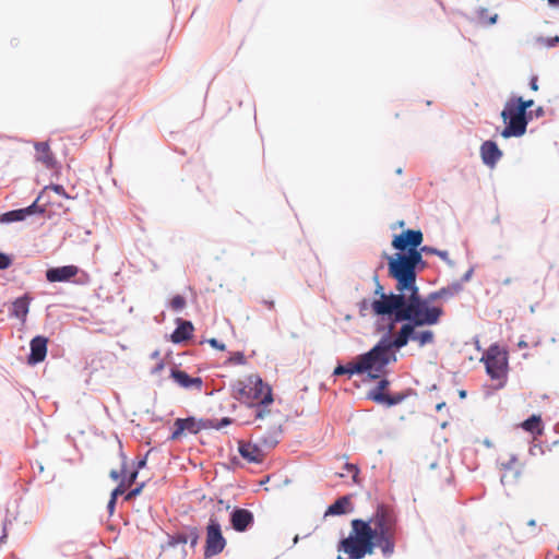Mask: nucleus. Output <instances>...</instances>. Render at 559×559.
<instances>
[{
  "instance_id": "f257e3e1",
  "label": "nucleus",
  "mask_w": 559,
  "mask_h": 559,
  "mask_svg": "<svg viewBox=\"0 0 559 559\" xmlns=\"http://www.w3.org/2000/svg\"><path fill=\"white\" fill-rule=\"evenodd\" d=\"M396 524L394 511L383 503L377 504L376 511L368 520L354 519L349 535L340 540L337 550L348 555V559H362L380 547L383 557L394 552L392 531Z\"/></svg>"
},
{
  "instance_id": "f03ea898",
  "label": "nucleus",
  "mask_w": 559,
  "mask_h": 559,
  "mask_svg": "<svg viewBox=\"0 0 559 559\" xmlns=\"http://www.w3.org/2000/svg\"><path fill=\"white\" fill-rule=\"evenodd\" d=\"M383 257L388 260L389 276L399 281L400 288L408 293L417 286V274L427 266L419 249L392 255L384 252Z\"/></svg>"
},
{
  "instance_id": "7ed1b4c3",
  "label": "nucleus",
  "mask_w": 559,
  "mask_h": 559,
  "mask_svg": "<svg viewBox=\"0 0 559 559\" xmlns=\"http://www.w3.org/2000/svg\"><path fill=\"white\" fill-rule=\"evenodd\" d=\"M388 319L389 323L383 326L379 325L377 331L384 332L380 340L384 341L386 348L396 355L400 349L413 341L409 305L405 302L399 306L397 310H394Z\"/></svg>"
},
{
  "instance_id": "20e7f679",
  "label": "nucleus",
  "mask_w": 559,
  "mask_h": 559,
  "mask_svg": "<svg viewBox=\"0 0 559 559\" xmlns=\"http://www.w3.org/2000/svg\"><path fill=\"white\" fill-rule=\"evenodd\" d=\"M362 358L367 379L378 380L386 373V367L397 360L396 355L391 353L384 345V341L379 340L368 352L360 354Z\"/></svg>"
},
{
  "instance_id": "39448f33",
  "label": "nucleus",
  "mask_w": 559,
  "mask_h": 559,
  "mask_svg": "<svg viewBox=\"0 0 559 559\" xmlns=\"http://www.w3.org/2000/svg\"><path fill=\"white\" fill-rule=\"evenodd\" d=\"M411 322L413 324V341L418 342L419 346L431 344L435 341V334L431 330L417 331V328L430 326L439 323V311L433 308H427L416 305L409 306Z\"/></svg>"
},
{
  "instance_id": "423d86ee",
  "label": "nucleus",
  "mask_w": 559,
  "mask_h": 559,
  "mask_svg": "<svg viewBox=\"0 0 559 559\" xmlns=\"http://www.w3.org/2000/svg\"><path fill=\"white\" fill-rule=\"evenodd\" d=\"M501 118L506 124L501 131V136L504 139L520 138L527 130V126L532 120V112H525L524 109L519 108L509 99L501 111Z\"/></svg>"
},
{
  "instance_id": "0eeeda50",
  "label": "nucleus",
  "mask_w": 559,
  "mask_h": 559,
  "mask_svg": "<svg viewBox=\"0 0 559 559\" xmlns=\"http://www.w3.org/2000/svg\"><path fill=\"white\" fill-rule=\"evenodd\" d=\"M463 290V286L461 282H453L452 284L441 287L438 290L429 293L427 296H421L419 287L416 286L414 289L407 293V304L412 307H416V305L427 308H433L439 311V318L443 316V309L439 306L432 305L433 301L438 299H448L451 298Z\"/></svg>"
},
{
  "instance_id": "6e6552de",
  "label": "nucleus",
  "mask_w": 559,
  "mask_h": 559,
  "mask_svg": "<svg viewBox=\"0 0 559 559\" xmlns=\"http://www.w3.org/2000/svg\"><path fill=\"white\" fill-rule=\"evenodd\" d=\"M372 281L374 283V296L377 298L373 299L374 309L381 312H386L391 309H395L399 306H402L407 300V290L399 287V281H395V289L396 292H385L382 284L380 283L378 272L374 271L372 275Z\"/></svg>"
},
{
  "instance_id": "1a4fd4ad",
  "label": "nucleus",
  "mask_w": 559,
  "mask_h": 559,
  "mask_svg": "<svg viewBox=\"0 0 559 559\" xmlns=\"http://www.w3.org/2000/svg\"><path fill=\"white\" fill-rule=\"evenodd\" d=\"M480 360L485 364L486 372L492 380H507L508 353L502 350L498 344L490 345Z\"/></svg>"
},
{
  "instance_id": "9d476101",
  "label": "nucleus",
  "mask_w": 559,
  "mask_h": 559,
  "mask_svg": "<svg viewBox=\"0 0 559 559\" xmlns=\"http://www.w3.org/2000/svg\"><path fill=\"white\" fill-rule=\"evenodd\" d=\"M226 544L227 542L222 533L221 523L216 518H210L206 526L204 557L211 558L221 554L226 547Z\"/></svg>"
},
{
  "instance_id": "9b49d317",
  "label": "nucleus",
  "mask_w": 559,
  "mask_h": 559,
  "mask_svg": "<svg viewBox=\"0 0 559 559\" xmlns=\"http://www.w3.org/2000/svg\"><path fill=\"white\" fill-rule=\"evenodd\" d=\"M423 241L424 235L420 229H406L401 234L394 235L391 245L399 251L397 253H405L418 250Z\"/></svg>"
},
{
  "instance_id": "f8f14e48",
  "label": "nucleus",
  "mask_w": 559,
  "mask_h": 559,
  "mask_svg": "<svg viewBox=\"0 0 559 559\" xmlns=\"http://www.w3.org/2000/svg\"><path fill=\"white\" fill-rule=\"evenodd\" d=\"M229 522L234 531L243 533L253 526L254 516L250 510L235 507L230 511Z\"/></svg>"
},
{
  "instance_id": "ddd939ff",
  "label": "nucleus",
  "mask_w": 559,
  "mask_h": 559,
  "mask_svg": "<svg viewBox=\"0 0 559 559\" xmlns=\"http://www.w3.org/2000/svg\"><path fill=\"white\" fill-rule=\"evenodd\" d=\"M170 378L181 388L187 390L202 391L203 380L201 377H191L178 367L170 369Z\"/></svg>"
},
{
  "instance_id": "4468645a",
  "label": "nucleus",
  "mask_w": 559,
  "mask_h": 559,
  "mask_svg": "<svg viewBox=\"0 0 559 559\" xmlns=\"http://www.w3.org/2000/svg\"><path fill=\"white\" fill-rule=\"evenodd\" d=\"M198 418L194 416H188L186 418H177L174 421V431L171 432L169 440L175 441L179 440L185 431L197 435L201 431L200 426L198 425Z\"/></svg>"
},
{
  "instance_id": "2eb2a0df",
  "label": "nucleus",
  "mask_w": 559,
  "mask_h": 559,
  "mask_svg": "<svg viewBox=\"0 0 559 559\" xmlns=\"http://www.w3.org/2000/svg\"><path fill=\"white\" fill-rule=\"evenodd\" d=\"M48 340L45 336L36 335L31 340L27 362L35 366L46 358Z\"/></svg>"
},
{
  "instance_id": "dca6fc26",
  "label": "nucleus",
  "mask_w": 559,
  "mask_h": 559,
  "mask_svg": "<svg viewBox=\"0 0 559 559\" xmlns=\"http://www.w3.org/2000/svg\"><path fill=\"white\" fill-rule=\"evenodd\" d=\"M79 273V267L75 265H63L49 267L46 271V280L49 283H63L69 282Z\"/></svg>"
},
{
  "instance_id": "f3484780",
  "label": "nucleus",
  "mask_w": 559,
  "mask_h": 559,
  "mask_svg": "<svg viewBox=\"0 0 559 559\" xmlns=\"http://www.w3.org/2000/svg\"><path fill=\"white\" fill-rule=\"evenodd\" d=\"M238 451L242 459L247 460L249 463L260 464L263 462V459L266 452L260 448L258 443H250L245 441L238 442Z\"/></svg>"
},
{
  "instance_id": "a211bd4d",
  "label": "nucleus",
  "mask_w": 559,
  "mask_h": 559,
  "mask_svg": "<svg viewBox=\"0 0 559 559\" xmlns=\"http://www.w3.org/2000/svg\"><path fill=\"white\" fill-rule=\"evenodd\" d=\"M480 157L484 165L495 167L499 159L502 157V151L498 144L492 140L484 141L480 145Z\"/></svg>"
},
{
  "instance_id": "6ab92c4d",
  "label": "nucleus",
  "mask_w": 559,
  "mask_h": 559,
  "mask_svg": "<svg viewBox=\"0 0 559 559\" xmlns=\"http://www.w3.org/2000/svg\"><path fill=\"white\" fill-rule=\"evenodd\" d=\"M175 322L177 326L170 334V341L180 344L191 338L194 330L192 322L182 318H177Z\"/></svg>"
},
{
  "instance_id": "aec40b11",
  "label": "nucleus",
  "mask_w": 559,
  "mask_h": 559,
  "mask_svg": "<svg viewBox=\"0 0 559 559\" xmlns=\"http://www.w3.org/2000/svg\"><path fill=\"white\" fill-rule=\"evenodd\" d=\"M354 512V504L352 503L350 495H345L337 498L332 504L328 507L324 516H338Z\"/></svg>"
},
{
  "instance_id": "412c9836",
  "label": "nucleus",
  "mask_w": 559,
  "mask_h": 559,
  "mask_svg": "<svg viewBox=\"0 0 559 559\" xmlns=\"http://www.w3.org/2000/svg\"><path fill=\"white\" fill-rule=\"evenodd\" d=\"M31 301L32 297L28 294L17 297L9 308L10 317H14L24 323L29 311Z\"/></svg>"
},
{
  "instance_id": "4be33fe9",
  "label": "nucleus",
  "mask_w": 559,
  "mask_h": 559,
  "mask_svg": "<svg viewBox=\"0 0 559 559\" xmlns=\"http://www.w3.org/2000/svg\"><path fill=\"white\" fill-rule=\"evenodd\" d=\"M281 435L282 427L273 426L265 432V435L259 438L257 443L260 444V448H262L264 451L271 450L278 444Z\"/></svg>"
},
{
  "instance_id": "5701e85b",
  "label": "nucleus",
  "mask_w": 559,
  "mask_h": 559,
  "mask_svg": "<svg viewBox=\"0 0 559 559\" xmlns=\"http://www.w3.org/2000/svg\"><path fill=\"white\" fill-rule=\"evenodd\" d=\"M248 393L247 400L254 401L260 400L264 396L263 390L266 389V384L263 383L262 379L258 374H251L247 378Z\"/></svg>"
},
{
  "instance_id": "b1692460",
  "label": "nucleus",
  "mask_w": 559,
  "mask_h": 559,
  "mask_svg": "<svg viewBox=\"0 0 559 559\" xmlns=\"http://www.w3.org/2000/svg\"><path fill=\"white\" fill-rule=\"evenodd\" d=\"M358 312L361 318L368 317L370 313H373L376 317L381 318L382 320L388 319L394 309H391L386 312H381L374 309L373 300H370L368 298H362L360 301L357 302ZM397 310V307L395 308Z\"/></svg>"
},
{
  "instance_id": "393cba45",
  "label": "nucleus",
  "mask_w": 559,
  "mask_h": 559,
  "mask_svg": "<svg viewBox=\"0 0 559 559\" xmlns=\"http://www.w3.org/2000/svg\"><path fill=\"white\" fill-rule=\"evenodd\" d=\"M34 147L38 153L37 160L41 162L48 169L57 166V160L50 152L48 142H36Z\"/></svg>"
},
{
  "instance_id": "a878e982",
  "label": "nucleus",
  "mask_w": 559,
  "mask_h": 559,
  "mask_svg": "<svg viewBox=\"0 0 559 559\" xmlns=\"http://www.w3.org/2000/svg\"><path fill=\"white\" fill-rule=\"evenodd\" d=\"M380 380L378 381L377 385L374 388H372L368 393H367V399L374 402V403H379L380 401H383V397L385 396L386 392H384L391 384L390 380L385 377H380L379 378Z\"/></svg>"
},
{
  "instance_id": "bb28decb",
  "label": "nucleus",
  "mask_w": 559,
  "mask_h": 559,
  "mask_svg": "<svg viewBox=\"0 0 559 559\" xmlns=\"http://www.w3.org/2000/svg\"><path fill=\"white\" fill-rule=\"evenodd\" d=\"M413 394H415V391L413 389H407L394 394L386 393L385 396L383 397V401H380L378 404L385 405L386 407H392L401 404Z\"/></svg>"
},
{
  "instance_id": "cd10ccee",
  "label": "nucleus",
  "mask_w": 559,
  "mask_h": 559,
  "mask_svg": "<svg viewBox=\"0 0 559 559\" xmlns=\"http://www.w3.org/2000/svg\"><path fill=\"white\" fill-rule=\"evenodd\" d=\"M521 428L532 435L543 433V420L539 415H532L521 424Z\"/></svg>"
},
{
  "instance_id": "c85d7f7f",
  "label": "nucleus",
  "mask_w": 559,
  "mask_h": 559,
  "mask_svg": "<svg viewBox=\"0 0 559 559\" xmlns=\"http://www.w3.org/2000/svg\"><path fill=\"white\" fill-rule=\"evenodd\" d=\"M272 403H273L272 389H271V386H266V392H265L264 396L257 404L258 411L255 414V418H258V419L264 418L265 415L269 413V411L265 407Z\"/></svg>"
},
{
  "instance_id": "c756f323",
  "label": "nucleus",
  "mask_w": 559,
  "mask_h": 559,
  "mask_svg": "<svg viewBox=\"0 0 559 559\" xmlns=\"http://www.w3.org/2000/svg\"><path fill=\"white\" fill-rule=\"evenodd\" d=\"M25 219H26V216H25V212L23 211V209L11 210V211L3 213L0 216V222L3 224L22 222Z\"/></svg>"
},
{
  "instance_id": "7c9ffc66",
  "label": "nucleus",
  "mask_w": 559,
  "mask_h": 559,
  "mask_svg": "<svg viewBox=\"0 0 559 559\" xmlns=\"http://www.w3.org/2000/svg\"><path fill=\"white\" fill-rule=\"evenodd\" d=\"M346 366V373L350 378L355 374H364L366 373V367L360 355L356 357V361L349 362Z\"/></svg>"
},
{
  "instance_id": "2f4dec72",
  "label": "nucleus",
  "mask_w": 559,
  "mask_h": 559,
  "mask_svg": "<svg viewBox=\"0 0 559 559\" xmlns=\"http://www.w3.org/2000/svg\"><path fill=\"white\" fill-rule=\"evenodd\" d=\"M39 199H40V195L37 197V199L31 205H28L26 207H22L23 211L25 212L26 218L28 216H32V215H35V214H44L46 212L45 206L38 204Z\"/></svg>"
},
{
  "instance_id": "473e14b6",
  "label": "nucleus",
  "mask_w": 559,
  "mask_h": 559,
  "mask_svg": "<svg viewBox=\"0 0 559 559\" xmlns=\"http://www.w3.org/2000/svg\"><path fill=\"white\" fill-rule=\"evenodd\" d=\"M187 305L186 298L181 295H176L169 301V307L175 312H180Z\"/></svg>"
},
{
  "instance_id": "72a5a7b5",
  "label": "nucleus",
  "mask_w": 559,
  "mask_h": 559,
  "mask_svg": "<svg viewBox=\"0 0 559 559\" xmlns=\"http://www.w3.org/2000/svg\"><path fill=\"white\" fill-rule=\"evenodd\" d=\"M188 533L186 534L188 536V540L190 542V546L194 548L200 539V533L199 530L195 526H188L187 527Z\"/></svg>"
},
{
  "instance_id": "f704fd0d",
  "label": "nucleus",
  "mask_w": 559,
  "mask_h": 559,
  "mask_svg": "<svg viewBox=\"0 0 559 559\" xmlns=\"http://www.w3.org/2000/svg\"><path fill=\"white\" fill-rule=\"evenodd\" d=\"M188 536L183 533H178L175 535H168V546L175 547L179 544H187Z\"/></svg>"
},
{
  "instance_id": "c9c22d12",
  "label": "nucleus",
  "mask_w": 559,
  "mask_h": 559,
  "mask_svg": "<svg viewBox=\"0 0 559 559\" xmlns=\"http://www.w3.org/2000/svg\"><path fill=\"white\" fill-rule=\"evenodd\" d=\"M519 108L524 109L525 112H530L528 109L534 105L533 99L524 100L521 96H514L510 98Z\"/></svg>"
},
{
  "instance_id": "e433bc0d",
  "label": "nucleus",
  "mask_w": 559,
  "mask_h": 559,
  "mask_svg": "<svg viewBox=\"0 0 559 559\" xmlns=\"http://www.w3.org/2000/svg\"><path fill=\"white\" fill-rule=\"evenodd\" d=\"M536 43L545 46L546 48H552L557 44H559V36H555V37L538 36V37H536Z\"/></svg>"
},
{
  "instance_id": "4c0bfd02",
  "label": "nucleus",
  "mask_w": 559,
  "mask_h": 559,
  "mask_svg": "<svg viewBox=\"0 0 559 559\" xmlns=\"http://www.w3.org/2000/svg\"><path fill=\"white\" fill-rule=\"evenodd\" d=\"M248 383L245 384L242 382H238V388L236 390V399L240 402H249L250 400H247L248 393Z\"/></svg>"
},
{
  "instance_id": "58836bf2",
  "label": "nucleus",
  "mask_w": 559,
  "mask_h": 559,
  "mask_svg": "<svg viewBox=\"0 0 559 559\" xmlns=\"http://www.w3.org/2000/svg\"><path fill=\"white\" fill-rule=\"evenodd\" d=\"M145 487V483L142 481L140 483L139 485H136L134 488L130 489L126 496H124V500L126 501H131L133 499H135L138 496L141 495V492L143 491V488Z\"/></svg>"
},
{
  "instance_id": "ea45409f",
  "label": "nucleus",
  "mask_w": 559,
  "mask_h": 559,
  "mask_svg": "<svg viewBox=\"0 0 559 559\" xmlns=\"http://www.w3.org/2000/svg\"><path fill=\"white\" fill-rule=\"evenodd\" d=\"M11 255L0 251V270H7L12 265Z\"/></svg>"
},
{
  "instance_id": "a19ab883",
  "label": "nucleus",
  "mask_w": 559,
  "mask_h": 559,
  "mask_svg": "<svg viewBox=\"0 0 559 559\" xmlns=\"http://www.w3.org/2000/svg\"><path fill=\"white\" fill-rule=\"evenodd\" d=\"M436 255H438L441 260H443L448 264V266H450V267L455 266V262L452 259H450L449 252L447 250L438 249L436 252Z\"/></svg>"
},
{
  "instance_id": "79ce46f5",
  "label": "nucleus",
  "mask_w": 559,
  "mask_h": 559,
  "mask_svg": "<svg viewBox=\"0 0 559 559\" xmlns=\"http://www.w3.org/2000/svg\"><path fill=\"white\" fill-rule=\"evenodd\" d=\"M229 361L235 365H243L246 364V357L242 352H235L230 358Z\"/></svg>"
},
{
  "instance_id": "37998d69",
  "label": "nucleus",
  "mask_w": 559,
  "mask_h": 559,
  "mask_svg": "<svg viewBox=\"0 0 559 559\" xmlns=\"http://www.w3.org/2000/svg\"><path fill=\"white\" fill-rule=\"evenodd\" d=\"M126 491V484H124V480H121L117 486L116 488H114V490L111 491L110 493V498L112 499H118L119 496L123 495Z\"/></svg>"
},
{
  "instance_id": "c03bdc74",
  "label": "nucleus",
  "mask_w": 559,
  "mask_h": 559,
  "mask_svg": "<svg viewBox=\"0 0 559 559\" xmlns=\"http://www.w3.org/2000/svg\"><path fill=\"white\" fill-rule=\"evenodd\" d=\"M198 425L201 430L204 429H214L215 420L211 418H199Z\"/></svg>"
},
{
  "instance_id": "a18cd8bd",
  "label": "nucleus",
  "mask_w": 559,
  "mask_h": 559,
  "mask_svg": "<svg viewBox=\"0 0 559 559\" xmlns=\"http://www.w3.org/2000/svg\"><path fill=\"white\" fill-rule=\"evenodd\" d=\"M231 423L233 419L230 417H222L219 420H215L214 429L219 430L229 426Z\"/></svg>"
},
{
  "instance_id": "49530a36",
  "label": "nucleus",
  "mask_w": 559,
  "mask_h": 559,
  "mask_svg": "<svg viewBox=\"0 0 559 559\" xmlns=\"http://www.w3.org/2000/svg\"><path fill=\"white\" fill-rule=\"evenodd\" d=\"M206 343L210 344L213 348H216L218 350H225L226 349L225 344L222 343L221 341H218L215 337L206 340Z\"/></svg>"
},
{
  "instance_id": "de8ad7c7",
  "label": "nucleus",
  "mask_w": 559,
  "mask_h": 559,
  "mask_svg": "<svg viewBox=\"0 0 559 559\" xmlns=\"http://www.w3.org/2000/svg\"><path fill=\"white\" fill-rule=\"evenodd\" d=\"M49 188H50L51 190H53L57 194H59V195H61V197H63V198H67V199H69V198H70V197L67 194V192H66V190H64L63 186H61V185H55V183H52V185H50V186H49ZM45 189H48V187H46Z\"/></svg>"
},
{
  "instance_id": "09e8293b",
  "label": "nucleus",
  "mask_w": 559,
  "mask_h": 559,
  "mask_svg": "<svg viewBox=\"0 0 559 559\" xmlns=\"http://www.w3.org/2000/svg\"><path fill=\"white\" fill-rule=\"evenodd\" d=\"M344 467L347 472L353 473V479H354V481H356V478L359 474V468L357 467V465L352 464V463H346Z\"/></svg>"
},
{
  "instance_id": "8fccbe9b",
  "label": "nucleus",
  "mask_w": 559,
  "mask_h": 559,
  "mask_svg": "<svg viewBox=\"0 0 559 559\" xmlns=\"http://www.w3.org/2000/svg\"><path fill=\"white\" fill-rule=\"evenodd\" d=\"M139 472L138 469H133L127 477H124L122 480H124V484L128 485L133 484L138 478Z\"/></svg>"
},
{
  "instance_id": "3c124183",
  "label": "nucleus",
  "mask_w": 559,
  "mask_h": 559,
  "mask_svg": "<svg viewBox=\"0 0 559 559\" xmlns=\"http://www.w3.org/2000/svg\"><path fill=\"white\" fill-rule=\"evenodd\" d=\"M334 377H340L347 374L346 373V366L342 364H337V366L334 368L333 373Z\"/></svg>"
},
{
  "instance_id": "603ef678",
  "label": "nucleus",
  "mask_w": 559,
  "mask_h": 559,
  "mask_svg": "<svg viewBox=\"0 0 559 559\" xmlns=\"http://www.w3.org/2000/svg\"><path fill=\"white\" fill-rule=\"evenodd\" d=\"M516 461H518L516 455H515V454H512V455L510 456V460H509L507 463H502V464H501V466H502V468H503V469H506V471H510V469L513 467V465H514V463H515Z\"/></svg>"
},
{
  "instance_id": "864d4df0",
  "label": "nucleus",
  "mask_w": 559,
  "mask_h": 559,
  "mask_svg": "<svg viewBox=\"0 0 559 559\" xmlns=\"http://www.w3.org/2000/svg\"><path fill=\"white\" fill-rule=\"evenodd\" d=\"M474 271H475L474 266H471V267H469V269L464 273V275L462 276V278H461V281H460V282L462 283V285H463L464 283H467V282H469V281H471V278H472V276H473V274H474Z\"/></svg>"
},
{
  "instance_id": "5fc2aeb1",
  "label": "nucleus",
  "mask_w": 559,
  "mask_h": 559,
  "mask_svg": "<svg viewBox=\"0 0 559 559\" xmlns=\"http://www.w3.org/2000/svg\"><path fill=\"white\" fill-rule=\"evenodd\" d=\"M437 250H438L437 248L431 247V246H421L420 245V247H419V251L425 254H435L436 255Z\"/></svg>"
},
{
  "instance_id": "6e6d98bb",
  "label": "nucleus",
  "mask_w": 559,
  "mask_h": 559,
  "mask_svg": "<svg viewBox=\"0 0 559 559\" xmlns=\"http://www.w3.org/2000/svg\"><path fill=\"white\" fill-rule=\"evenodd\" d=\"M147 455H148V452L136 462V466L134 469H138V472H139L140 469H142L146 466Z\"/></svg>"
},
{
  "instance_id": "4d7b16f0",
  "label": "nucleus",
  "mask_w": 559,
  "mask_h": 559,
  "mask_svg": "<svg viewBox=\"0 0 559 559\" xmlns=\"http://www.w3.org/2000/svg\"><path fill=\"white\" fill-rule=\"evenodd\" d=\"M116 504H117V500L110 498L108 503H107V511H108L109 515L114 514L115 509H116Z\"/></svg>"
},
{
  "instance_id": "13d9d810",
  "label": "nucleus",
  "mask_w": 559,
  "mask_h": 559,
  "mask_svg": "<svg viewBox=\"0 0 559 559\" xmlns=\"http://www.w3.org/2000/svg\"><path fill=\"white\" fill-rule=\"evenodd\" d=\"M124 474H126V472H122V469H121V471H119V472H118V471H116V469H112V471L110 472L109 476H110V478H111V479H114V480H118V479H119L122 475H124Z\"/></svg>"
},
{
  "instance_id": "bf43d9fd",
  "label": "nucleus",
  "mask_w": 559,
  "mask_h": 559,
  "mask_svg": "<svg viewBox=\"0 0 559 559\" xmlns=\"http://www.w3.org/2000/svg\"><path fill=\"white\" fill-rule=\"evenodd\" d=\"M120 457H121V467H122V472H127V461H128V457L127 455L123 453V451L121 450L120 451Z\"/></svg>"
},
{
  "instance_id": "052dcab7",
  "label": "nucleus",
  "mask_w": 559,
  "mask_h": 559,
  "mask_svg": "<svg viewBox=\"0 0 559 559\" xmlns=\"http://www.w3.org/2000/svg\"><path fill=\"white\" fill-rule=\"evenodd\" d=\"M530 88L532 91H537L538 90L537 76H532L531 78V80H530Z\"/></svg>"
},
{
  "instance_id": "680f3d73",
  "label": "nucleus",
  "mask_w": 559,
  "mask_h": 559,
  "mask_svg": "<svg viewBox=\"0 0 559 559\" xmlns=\"http://www.w3.org/2000/svg\"><path fill=\"white\" fill-rule=\"evenodd\" d=\"M165 367V364L163 360H160L153 369H152V373H157L159 371H162Z\"/></svg>"
},
{
  "instance_id": "e2e57ef3",
  "label": "nucleus",
  "mask_w": 559,
  "mask_h": 559,
  "mask_svg": "<svg viewBox=\"0 0 559 559\" xmlns=\"http://www.w3.org/2000/svg\"><path fill=\"white\" fill-rule=\"evenodd\" d=\"M497 20H498V14H493L489 17L488 24L493 25V24H496Z\"/></svg>"
},
{
  "instance_id": "0e129e2a",
  "label": "nucleus",
  "mask_w": 559,
  "mask_h": 559,
  "mask_svg": "<svg viewBox=\"0 0 559 559\" xmlns=\"http://www.w3.org/2000/svg\"><path fill=\"white\" fill-rule=\"evenodd\" d=\"M534 112H535V116H536V117H542V116H544V109H543V107H538Z\"/></svg>"
},
{
  "instance_id": "69168bd1",
  "label": "nucleus",
  "mask_w": 559,
  "mask_h": 559,
  "mask_svg": "<svg viewBox=\"0 0 559 559\" xmlns=\"http://www.w3.org/2000/svg\"><path fill=\"white\" fill-rule=\"evenodd\" d=\"M159 355H160L159 350H158V349H156V350H154V352L151 354V356H150V357H151V359H158V358H159Z\"/></svg>"
},
{
  "instance_id": "338daca9",
  "label": "nucleus",
  "mask_w": 559,
  "mask_h": 559,
  "mask_svg": "<svg viewBox=\"0 0 559 559\" xmlns=\"http://www.w3.org/2000/svg\"><path fill=\"white\" fill-rule=\"evenodd\" d=\"M263 304L270 308V309H273L274 308V301L273 300H264Z\"/></svg>"
},
{
  "instance_id": "774afa93",
  "label": "nucleus",
  "mask_w": 559,
  "mask_h": 559,
  "mask_svg": "<svg viewBox=\"0 0 559 559\" xmlns=\"http://www.w3.org/2000/svg\"><path fill=\"white\" fill-rule=\"evenodd\" d=\"M550 7H559V0H547Z\"/></svg>"
}]
</instances>
